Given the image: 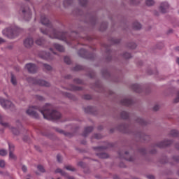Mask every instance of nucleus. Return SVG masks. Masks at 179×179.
I'll return each instance as SVG.
<instances>
[{
  "mask_svg": "<svg viewBox=\"0 0 179 179\" xmlns=\"http://www.w3.org/2000/svg\"><path fill=\"white\" fill-rule=\"evenodd\" d=\"M79 2L81 6H86L87 4V0H79Z\"/></svg>",
  "mask_w": 179,
  "mask_h": 179,
  "instance_id": "cd10ccee",
  "label": "nucleus"
},
{
  "mask_svg": "<svg viewBox=\"0 0 179 179\" xmlns=\"http://www.w3.org/2000/svg\"><path fill=\"white\" fill-rule=\"evenodd\" d=\"M11 83L14 85V86H16L17 82L16 81V77L13 76V74H11Z\"/></svg>",
  "mask_w": 179,
  "mask_h": 179,
  "instance_id": "4be33fe9",
  "label": "nucleus"
},
{
  "mask_svg": "<svg viewBox=\"0 0 179 179\" xmlns=\"http://www.w3.org/2000/svg\"><path fill=\"white\" fill-rule=\"evenodd\" d=\"M93 131V127H87L85 129L83 134V136H87V134H90Z\"/></svg>",
  "mask_w": 179,
  "mask_h": 179,
  "instance_id": "dca6fc26",
  "label": "nucleus"
},
{
  "mask_svg": "<svg viewBox=\"0 0 179 179\" xmlns=\"http://www.w3.org/2000/svg\"><path fill=\"white\" fill-rule=\"evenodd\" d=\"M85 111L86 113H92V107L87 106V108H85Z\"/></svg>",
  "mask_w": 179,
  "mask_h": 179,
  "instance_id": "58836bf2",
  "label": "nucleus"
},
{
  "mask_svg": "<svg viewBox=\"0 0 179 179\" xmlns=\"http://www.w3.org/2000/svg\"><path fill=\"white\" fill-rule=\"evenodd\" d=\"M8 146L10 152H11V153H13V150H15V145L13 144L8 143Z\"/></svg>",
  "mask_w": 179,
  "mask_h": 179,
  "instance_id": "c85d7f7f",
  "label": "nucleus"
},
{
  "mask_svg": "<svg viewBox=\"0 0 179 179\" xmlns=\"http://www.w3.org/2000/svg\"><path fill=\"white\" fill-rule=\"evenodd\" d=\"M172 141H162L161 143H159L157 144L158 148H166L170 145H171Z\"/></svg>",
  "mask_w": 179,
  "mask_h": 179,
  "instance_id": "f8f14e48",
  "label": "nucleus"
},
{
  "mask_svg": "<svg viewBox=\"0 0 179 179\" xmlns=\"http://www.w3.org/2000/svg\"><path fill=\"white\" fill-rule=\"evenodd\" d=\"M37 110L39 111V113H41L45 120L52 121L54 120H59V118L62 117L61 113L55 110H53L52 105L50 103H47L42 110L37 109V108L34 106L29 107L28 110H27V114L31 117H33L34 118H38Z\"/></svg>",
  "mask_w": 179,
  "mask_h": 179,
  "instance_id": "f257e3e1",
  "label": "nucleus"
},
{
  "mask_svg": "<svg viewBox=\"0 0 179 179\" xmlns=\"http://www.w3.org/2000/svg\"><path fill=\"white\" fill-rule=\"evenodd\" d=\"M27 81L29 83H32V85H37L38 86H45V87H50V83L43 80H38L37 78L29 77L27 78Z\"/></svg>",
  "mask_w": 179,
  "mask_h": 179,
  "instance_id": "20e7f679",
  "label": "nucleus"
},
{
  "mask_svg": "<svg viewBox=\"0 0 179 179\" xmlns=\"http://www.w3.org/2000/svg\"><path fill=\"white\" fill-rule=\"evenodd\" d=\"M45 43H47V41H45V40H44V38H39L38 39H37L36 41V44H37V45L43 46L44 44H45Z\"/></svg>",
  "mask_w": 179,
  "mask_h": 179,
  "instance_id": "f3484780",
  "label": "nucleus"
},
{
  "mask_svg": "<svg viewBox=\"0 0 179 179\" xmlns=\"http://www.w3.org/2000/svg\"><path fill=\"white\" fill-rule=\"evenodd\" d=\"M131 89L136 92V93H141L142 92V87L138 84H133L131 85Z\"/></svg>",
  "mask_w": 179,
  "mask_h": 179,
  "instance_id": "ddd939ff",
  "label": "nucleus"
},
{
  "mask_svg": "<svg viewBox=\"0 0 179 179\" xmlns=\"http://www.w3.org/2000/svg\"><path fill=\"white\" fill-rule=\"evenodd\" d=\"M34 44V41L33 40V38H27L24 41V45L27 48H30Z\"/></svg>",
  "mask_w": 179,
  "mask_h": 179,
  "instance_id": "9d476101",
  "label": "nucleus"
},
{
  "mask_svg": "<svg viewBox=\"0 0 179 179\" xmlns=\"http://www.w3.org/2000/svg\"><path fill=\"white\" fill-rule=\"evenodd\" d=\"M55 173H59L62 176H66V173L64 171H62L61 169H57L55 170Z\"/></svg>",
  "mask_w": 179,
  "mask_h": 179,
  "instance_id": "bb28decb",
  "label": "nucleus"
},
{
  "mask_svg": "<svg viewBox=\"0 0 179 179\" xmlns=\"http://www.w3.org/2000/svg\"><path fill=\"white\" fill-rule=\"evenodd\" d=\"M74 82H76V83H82V81L79 79L74 80Z\"/></svg>",
  "mask_w": 179,
  "mask_h": 179,
  "instance_id": "09e8293b",
  "label": "nucleus"
},
{
  "mask_svg": "<svg viewBox=\"0 0 179 179\" xmlns=\"http://www.w3.org/2000/svg\"><path fill=\"white\" fill-rule=\"evenodd\" d=\"M174 160H176V162H179L178 159L174 158Z\"/></svg>",
  "mask_w": 179,
  "mask_h": 179,
  "instance_id": "052dcab7",
  "label": "nucleus"
},
{
  "mask_svg": "<svg viewBox=\"0 0 179 179\" xmlns=\"http://www.w3.org/2000/svg\"><path fill=\"white\" fill-rule=\"evenodd\" d=\"M0 104L3 108H10V110H13L15 108V105L12 102L5 100L3 98H0Z\"/></svg>",
  "mask_w": 179,
  "mask_h": 179,
  "instance_id": "39448f33",
  "label": "nucleus"
},
{
  "mask_svg": "<svg viewBox=\"0 0 179 179\" xmlns=\"http://www.w3.org/2000/svg\"><path fill=\"white\" fill-rule=\"evenodd\" d=\"M51 52H52V54H54L55 55H57V52H54V49L52 48H50Z\"/></svg>",
  "mask_w": 179,
  "mask_h": 179,
  "instance_id": "3c124183",
  "label": "nucleus"
},
{
  "mask_svg": "<svg viewBox=\"0 0 179 179\" xmlns=\"http://www.w3.org/2000/svg\"><path fill=\"white\" fill-rule=\"evenodd\" d=\"M129 152H128V151H126L125 152H124V154L125 155H128Z\"/></svg>",
  "mask_w": 179,
  "mask_h": 179,
  "instance_id": "13d9d810",
  "label": "nucleus"
},
{
  "mask_svg": "<svg viewBox=\"0 0 179 179\" xmlns=\"http://www.w3.org/2000/svg\"><path fill=\"white\" fill-rule=\"evenodd\" d=\"M22 29L17 27H13L12 28H8L3 30L2 33L3 36L8 37V38H15L17 36H19V33Z\"/></svg>",
  "mask_w": 179,
  "mask_h": 179,
  "instance_id": "7ed1b4c3",
  "label": "nucleus"
},
{
  "mask_svg": "<svg viewBox=\"0 0 179 179\" xmlns=\"http://www.w3.org/2000/svg\"><path fill=\"white\" fill-rule=\"evenodd\" d=\"M56 131L57 132H59V134H63L64 133V131H62V129H57Z\"/></svg>",
  "mask_w": 179,
  "mask_h": 179,
  "instance_id": "8fccbe9b",
  "label": "nucleus"
},
{
  "mask_svg": "<svg viewBox=\"0 0 179 179\" xmlns=\"http://www.w3.org/2000/svg\"><path fill=\"white\" fill-rule=\"evenodd\" d=\"M159 108H160V107H159L158 105H155V106L153 107L154 111H157V110H159Z\"/></svg>",
  "mask_w": 179,
  "mask_h": 179,
  "instance_id": "c03bdc74",
  "label": "nucleus"
},
{
  "mask_svg": "<svg viewBox=\"0 0 179 179\" xmlns=\"http://www.w3.org/2000/svg\"><path fill=\"white\" fill-rule=\"evenodd\" d=\"M68 179H75V178L72 177V176H69Z\"/></svg>",
  "mask_w": 179,
  "mask_h": 179,
  "instance_id": "6e6d98bb",
  "label": "nucleus"
},
{
  "mask_svg": "<svg viewBox=\"0 0 179 179\" xmlns=\"http://www.w3.org/2000/svg\"><path fill=\"white\" fill-rule=\"evenodd\" d=\"M83 69V67L80 65H77L74 67V71H82Z\"/></svg>",
  "mask_w": 179,
  "mask_h": 179,
  "instance_id": "72a5a7b5",
  "label": "nucleus"
},
{
  "mask_svg": "<svg viewBox=\"0 0 179 179\" xmlns=\"http://www.w3.org/2000/svg\"><path fill=\"white\" fill-rule=\"evenodd\" d=\"M178 82H179V80H178Z\"/></svg>",
  "mask_w": 179,
  "mask_h": 179,
  "instance_id": "69168bd1",
  "label": "nucleus"
},
{
  "mask_svg": "<svg viewBox=\"0 0 179 179\" xmlns=\"http://www.w3.org/2000/svg\"><path fill=\"white\" fill-rule=\"evenodd\" d=\"M9 157L10 159H11L12 160H16V155L13 154V152H9Z\"/></svg>",
  "mask_w": 179,
  "mask_h": 179,
  "instance_id": "c756f323",
  "label": "nucleus"
},
{
  "mask_svg": "<svg viewBox=\"0 0 179 179\" xmlns=\"http://www.w3.org/2000/svg\"><path fill=\"white\" fill-rule=\"evenodd\" d=\"M83 99L85 100H90V99H92V95L85 94L83 96Z\"/></svg>",
  "mask_w": 179,
  "mask_h": 179,
  "instance_id": "4c0bfd02",
  "label": "nucleus"
},
{
  "mask_svg": "<svg viewBox=\"0 0 179 179\" xmlns=\"http://www.w3.org/2000/svg\"><path fill=\"white\" fill-rule=\"evenodd\" d=\"M64 62L66 63V64H67V65H70V64H71V58H69V57H67V56H66V57H64Z\"/></svg>",
  "mask_w": 179,
  "mask_h": 179,
  "instance_id": "a878e982",
  "label": "nucleus"
},
{
  "mask_svg": "<svg viewBox=\"0 0 179 179\" xmlns=\"http://www.w3.org/2000/svg\"><path fill=\"white\" fill-rule=\"evenodd\" d=\"M78 166H81V167H82V166H83V162H79Z\"/></svg>",
  "mask_w": 179,
  "mask_h": 179,
  "instance_id": "5fc2aeb1",
  "label": "nucleus"
},
{
  "mask_svg": "<svg viewBox=\"0 0 179 179\" xmlns=\"http://www.w3.org/2000/svg\"><path fill=\"white\" fill-rule=\"evenodd\" d=\"M120 115L123 120H128V118H129V114L125 111H122Z\"/></svg>",
  "mask_w": 179,
  "mask_h": 179,
  "instance_id": "6ab92c4d",
  "label": "nucleus"
},
{
  "mask_svg": "<svg viewBox=\"0 0 179 179\" xmlns=\"http://www.w3.org/2000/svg\"><path fill=\"white\" fill-rule=\"evenodd\" d=\"M167 9H169V3L164 2L161 3V6L159 7V10L162 13H166L167 12Z\"/></svg>",
  "mask_w": 179,
  "mask_h": 179,
  "instance_id": "9b49d317",
  "label": "nucleus"
},
{
  "mask_svg": "<svg viewBox=\"0 0 179 179\" xmlns=\"http://www.w3.org/2000/svg\"><path fill=\"white\" fill-rule=\"evenodd\" d=\"M53 47L57 50L59 51V52H64L65 51V48H64V46L58 44V43H55L53 45Z\"/></svg>",
  "mask_w": 179,
  "mask_h": 179,
  "instance_id": "2eb2a0df",
  "label": "nucleus"
},
{
  "mask_svg": "<svg viewBox=\"0 0 179 179\" xmlns=\"http://www.w3.org/2000/svg\"><path fill=\"white\" fill-rule=\"evenodd\" d=\"M38 56L40 58H42V59H46V61H50L52 59V57H51V54L47 53L45 52H41L39 53Z\"/></svg>",
  "mask_w": 179,
  "mask_h": 179,
  "instance_id": "1a4fd4ad",
  "label": "nucleus"
},
{
  "mask_svg": "<svg viewBox=\"0 0 179 179\" xmlns=\"http://www.w3.org/2000/svg\"><path fill=\"white\" fill-rule=\"evenodd\" d=\"M22 15L24 20L29 22L31 19V11L29 7L22 8Z\"/></svg>",
  "mask_w": 179,
  "mask_h": 179,
  "instance_id": "0eeeda50",
  "label": "nucleus"
},
{
  "mask_svg": "<svg viewBox=\"0 0 179 179\" xmlns=\"http://www.w3.org/2000/svg\"><path fill=\"white\" fill-rule=\"evenodd\" d=\"M0 167H5V161L0 159Z\"/></svg>",
  "mask_w": 179,
  "mask_h": 179,
  "instance_id": "a19ab883",
  "label": "nucleus"
},
{
  "mask_svg": "<svg viewBox=\"0 0 179 179\" xmlns=\"http://www.w3.org/2000/svg\"><path fill=\"white\" fill-rule=\"evenodd\" d=\"M94 138H95V139H100L101 138V135L96 134H94Z\"/></svg>",
  "mask_w": 179,
  "mask_h": 179,
  "instance_id": "37998d69",
  "label": "nucleus"
},
{
  "mask_svg": "<svg viewBox=\"0 0 179 179\" xmlns=\"http://www.w3.org/2000/svg\"><path fill=\"white\" fill-rule=\"evenodd\" d=\"M120 157H122L120 154Z\"/></svg>",
  "mask_w": 179,
  "mask_h": 179,
  "instance_id": "0e129e2a",
  "label": "nucleus"
},
{
  "mask_svg": "<svg viewBox=\"0 0 179 179\" xmlns=\"http://www.w3.org/2000/svg\"><path fill=\"white\" fill-rule=\"evenodd\" d=\"M26 68L30 73H36L37 72V66L35 64L29 63L26 65Z\"/></svg>",
  "mask_w": 179,
  "mask_h": 179,
  "instance_id": "6e6552de",
  "label": "nucleus"
},
{
  "mask_svg": "<svg viewBox=\"0 0 179 179\" xmlns=\"http://www.w3.org/2000/svg\"><path fill=\"white\" fill-rule=\"evenodd\" d=\"M176 148H177V149H178V150H179V147L176 145Z\"/></svg>",
  "mask_w": 179,
  "mask_h": 179,
  "instance_id": "680f3d73",
  "label": "nucleus"
},
{
  "mask_svg": "<svg viewBox=\"0 0 179 179\" xmlns=\"http://www.w3.org/2000/svg\"><path fill=\"white\" fill-rule=\"evenodd\" d=\"M57 162H59V163H61V162H62V157H61L59 155H57Z\"/></svg>",
  "mask_w": 179,
  "mask_h": 179,
  "instance_id": "ea45409f",
  "label": "nucleus"
},
{
  "mask_svg": "<svg viewBox=\"0 0 179 179\" xmlns=\"http://www.w3.org/2000/svg\"><path fill=\"white\" fill-rule=\"evenodd\" d=\"M37 169L39 171H41V173H45V169H44V167L43 166L38 165Z\"/></svg>",
  "mask_w": 179,
  "mask_h": 179,
  "instance_id": "7c9ffc66",
  "label": "nucleus"
},
{
  "mask_svg": "<svg viewBox=\"0 0 179 179\" xmlns=\"http://www.w3.org/2000/svg\"><path fill=\"white\" fill-rule=\"evenodd\" d=\"M171 136L173 138H177V136H179L178 131L173 129L171 131Z\"/></svg>",
  "mask_w": 179,
  "mask_h": 179,
  "instance_id": "412c9836",
  "label": "nucleus"
},
{
  "mask_svg": "<svg viewBox=\"0 0 179 179\" xmlns=\"http://www.w3.org/2000/svg\"><path fill=\"white\" fill-rule=\"evenodd\" d=\"M37 99H38V100H40L41 101H43V100H44V97H43L41 96H37Z\"/></svg>",
  "mask_w": 179,
  "mask_h": 179,
  "instance_id": "49530a36",
  "label": "nucleus"
},
{
  "mask_svg": "<svg viewBox=\"0 0 179 179\" xmlns=\"http://www.w3.org/2000/svg\"><path fill=\"white\" fill-rule=\"evenodd\" d=\"M7 152L5 150H0V156H6Z\"/></svg>",
  "mask_w": 179,
  "mask_h": 179,
  "instance_id": "e433bc0d",
  "label": "nucleus"
},
{
  "mask_svg": "<svg viewBox=\"0 0 179 179\" xmlns=\"http://www.w3.org/2000/svg\"><path fill=\"white\" fill-rule=\"evenodd\" d=\"M96 156H98V157H99L100 159H108V154L101 152V153H99V154H96Z\"/></svg>",
  "mask_w": 179,
  "mask_h": 179,
  "instance_id": "aec40b11",
  "label": "nucleus"
},
{
  "mask_svg": "<svg viewBox=\"0 0 179 179\" xmlns=\"http://www.w3.org/2000/svg\"><path fill=\"white\" fill-rule=\"evenodd\" d=\"M41 22L47 27L45 30L42 28L41 29V31L43 34H49L50 38H57V40H62V41H68V33L58 32L55 30L50 22V20H48L45 15H41Z\"/></svg>",
  "mask_w": 179,
  "mask_h": 179,
  "instance_id": "f03ea898",
  "label": "nucleus"
},
{
  "mask_svg": "<svg viewBox=\"0 0 179 179\" xmlns=\"http://www.w3.org/2000/svg\"><path fill=\"white\" fill-rule=\"evenodd\" d=\"M22 170L24 173H26V171H27V167L26 166H22Z\"/></svg>",
  "mask_w": 179,
  "mask_h": 179,
  "instance_id": "a18cd8bd",
  "label": "nucleus"
},
{
  "mask_svg": "<svg viewBox=\"0 0 179 179\" xmlns=\"http://www.w3.org/2000/svg\"><path fill=\"white\" fill-rule=\"evenodd\" d=\"M65 169H66V170H69V171H76V169L71 165L66 166Z\"/></svg>",
  "mask_w": 179,
  "mask_h": 179,
  "instance_id": "b1692460",
  "label": "nucleus"
},
{
  "mask_svg": "<svg viewBox=\"0 0 179 179\" xmlns=\"http://www.w3.org/2000/svg\"><path fill=\"white\" fill-rule=\"evenodd\" d=\"M2 120H3V117L2 115H0V124L1 125H2V127H4V128H8L9 129H11L14 135H19V130L17 129H15L10 127L9 124L2 122Z\"/></svg>",
  "mask_w": 179,
  "mask_h": 179,
  "instance_id": "423d86ee",
  "label": "nucleus"
},
{
  "mask_svg": "<svg viewBox=\"0 0 179 179\" xmlns=\"http://www.w3.org/2000/svg\"><path fill=\"white\" fill-rule=\"evenodd\" d=\"M2 43H5V40H3L2 38H0V44H2Z\"/></svg>",
  "mask_w": 179,
  "mask_h": 179,
  "instance_id": "603ef678",
  "label": "nucleus"
},
{
  "mask_svg": "<svg viewBox=\"0 0 179 179\" xmlns=\"http://www.w3.org/2000/svg\"><path fill=\"white\" fill-rule=\"evenodd\" d=\"M145 3H146L147 6H152V5H155V1L146 0Z\"/></svg>",
  "mask_w": 179,
  "mask_h": 179,
  "instance_id": "5701e85b",
  "label": "nucleus"
},
{
  "mask_svg": "<svg viewBox=\"0 0 179 179\" xmlns=\"http://www.w3.org/2000/svg\"><path fill=\"white\" fill-rule=\"evenodd\" d=\"M94 149H106V147H96Z\"/></svg>",
  "mask_w": 179,
  "mask_h": 179,
  "instance_id": "864d4df0",
  "label": "nucleus"
},
{
  "mask_svg": "<svg viewBox=\"0 0 179 179\" xmlns=\"http://www.w3.org/2000/svg\"><path fill=\"white\" fill-rule=\"evenodd\" d=\"M147 177L149 179H155V176H153V175H148Z\"/></svg>",
  "mask_w": 179,
  "mask_h": 179,
  "instance_id": "de8ad7c7",
  "label": "nucleus"
},
{
  "mask_svg": "<svg viewBox=\"0 0 179 179\" xmlns=\"http://www.w3.org/2000/svg\"><path fill=\"white\" fill-rule=\"evenodd\" d=\"M121 103L122 104V106H126L128 107L132 105V100L129 99H123L121 101Z\"/></svg>",
  "mask_w": 179,
  "mask_h": 179,
  "instance_id": "4468645a",
  "label": "nucleus"
},
{
  "mask_svg": "<svg viewBox=\"0 0 179 179\" xmlns=\"http://www.w3.org/2000/svg\"><path fill=\"white\" fill-rule=\"evenodd\" d=\"M72 3V0H64V5L66 6V5H71Z\"/></svg>",
  "mask_w": 179,
  "mask_h": 179,
  "instance_id": "c9c22d12",
  "label": "nucleus"
},
{
  "mask_svg": "<svg viewBox=\"0 0 179 179\" xmlns=\"http://www.w3.org/2000/svg\"><path fill=\"white\" fill-rule=\"evenodd\" d=\"M79 54L80 55V57H85V54H86V50L85 49H81L79 51Z\"/></svg>",
  "mask_w": 179,
  "mask_h": 179,
  "instance_id": "2f4dec72",
  "label": "nucleus"
},
{
  "mask_svg": "<svg viewBox=\"0 0 179 179\" xmlns=\"http://www.w3.org/2000/svg\"><path fill=\"white\" fill-rule=\"evenodd\" d=\"M174 102L175 103H178L179 102V91L178 92L177 97L175 99Z\"/></svg>",
  "mask_w": 179,
  "mask_h": 179,
  "instance_id": "79ce46f5",
  "label": "nucleus"
},
{
  "mask_svg": "<svg viewBox=\"0 0 179 179\" xmlns=\"http://www.w3.org/2000/svg\"><path fill=\"white\" fill-rule=\"evenodd\" d=\"M129 162H131L132 161V159H128Z\"/></svg>",
  "mask_w": 179,
  "mask_h": 179,
  "instance_id": "e2e57ef3",
  "label": "nucleus"
},
{
  "mask_svg": "<svg viewBox=\"0 0 179 179\" xmlns=\"http://www.w3.org/2000/svg\"><path fill=\"white\" fill-rule=\"evenodd\" d=\"M133 27L135 30H141V29L142 28V25L139 24V22H135L133 24Z\"/></svg>",
  "mask_w": 179,
  "mask_h": 179,
  "instance_id": "a211bd4d",
  "label": "nucleus"
},
{
  "mask_svg": "<svg viewBox=\"0 0 179 179\" xmlns=\"http://www.w3.org/2000/svg\"><path fill=\"white\" fill-rule=\"evenodd\" d=\"M123 57L124 58H126V59H129V58H131V57L132 56L131 55V53L125 52L124 54H123Z\"/></svg>",
  "mask_w": 179,
  "mask_h": 179,
  "instance_id": "473e14b6",
  "label": "nucleus"
},
{
  "mask_svg": "<svg viewBox=\"0 0 179 179\" xmlns=\"http://www.w3.org/2000/svg\"><path fill=\"white\" fill-rule=\"evenodd\" d=\"M176 62H177V64H178V65H179V57L177 58Z\"/></svg>",
  "mask_w": 179,
  "mask_h": 179,
  "instance_id": "4d7b16f0",
  "label": "nucleus"
},
{
  "mask_svg": "<svg viewBox=\"0 0 179 179\" xmlns=\"http://www.w3.org/2000/svg\"><path fill=\"white\" fill-rule=\"evenodd\" d=\"M71 90H74V91L82 90V88H80V87H76V86L72 85L71 88Z\"/></svg>",
  "mask_w": 179,
  "mask_h": 179,
  "instance_id": "f704fd0d",
  "label": "nucleus"
},
{
  "mask_svg": "<svg viewBox=\"0 0 179 179\" xmlns=\"http://www.w3.org/2000/svg\"><path fill=\"white\" fill-rule=\"evenodd\" d=\"M176 51H179V47L176 48Z\"/></svg>",
  "mask_w": 179,
  "mask_h": 179,
  "instance_id": "bf43d9fd",
  "label": "nucleus"
},
{
  "mask_svg": "<svg viewBox=\"0 0 179 179\" xmlns=\"http://www.w3.org/2000/svg\"><path fill=\"white\" fill-rule=\"evenodd\" d=\"M43 68L44 69H45L46 71H51L52 69V67H51V66L47 64H43Z\"/></svg>",
  "mask_w": 179,
  "mask_h": 179,
  "instance_id": "393cba45",
  "label": "nucleus"
}]
</instances>
